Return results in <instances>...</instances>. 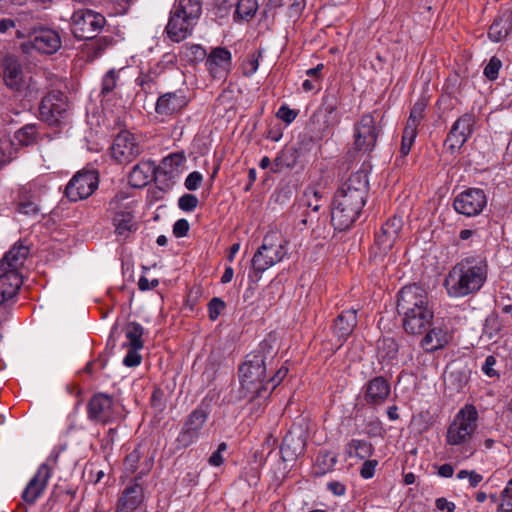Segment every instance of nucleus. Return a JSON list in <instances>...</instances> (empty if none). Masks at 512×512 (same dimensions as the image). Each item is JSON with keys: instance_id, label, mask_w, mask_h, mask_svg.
<instances>
[{"instance_id": "f257e3e1", "label": "nucleus", "mask_w": 512, "mask_h": 512, "mask_svg": "<svg viewBox=\"0 0 512 512\" xmlns=\"http://www.w3.org/2000/svg\"><path fill=\"white\" fill-rule=\"evenodd\" d=\"M396 310L404 331L410 335L423 334L434 319L428 292L415 283L402 287L398 292Z\"/></svg>"}, {"instance_id": "f03ea898", "label": "nucleus", "mask_w": 512, "mask_h": 512, "mask_svg": "<svg viewBox=\"0 0 512 512\" xmlns=\"http://www.w3.org/2000/svg\"><path fill=\"white\" fill-rule=\"evenodd\" d=\"M368 185L367 174L357 171L337 190L331 212V221L336 229L345 230L356 221L365 205Z\"/></svg>"}, {"instance_id": "7ed1b4c3", "label": "nucleus", "mask_w": 512, "mask_h": 512, "mask_svg": "<svg viewBox=\"0 0 512 512\" xmlns=\"http://www.w3.org/2000/svg\"><path fill=\"white\" fill-rule=\"evenodd\" d=\"M488 276V264L481 257L462 259L449 271L444 286L450 297L462 298L477 293Z\"/></svg>"}, {"instance_id": "20e7f679", "label": "nucleus", "mask_w": 512, "mask_h": 512, "mask_svg": "<svg viewBox=\"0 0 512 512\" xmlns=\"http://www.w3.org/2000/svg\"><path fill=\"white\" fill-rule=\"evenodd\" d=\"M270 346L264 342L260 348L246 356L245 361L239 366V379L243 390L249 394L263 397L268 390L266 386V359L270 353Z\"/></svg>"}, {"instance_id": "39448f33", "label": "nucleus", "mask_w": 512, "mask_h": 512, "mask_svg": "<svg viewBox=\"0 0 512 512\" xmlns=\"http://www.w3.org/2000/svg\"><path fill=\"white\" fill-rule=\"evenodd\" d=\"M478 427V411L472 404H466L454 416L447 428L446 444L461 447L466 453L465 458L474 455L476 449L471 445L472 438Z\"/></svg>"}, {"instance_id": "423d86ee", "label": "nucleus", "mask_w": 512, "mask_h": 512, "mask_svg": "<svg viewBox=\"0 0 512 512\" xmlns=\"http://www.w3.org/2000/svg\"><path fill=\"white\" fill-rule=\"evenodd\" d=\"M201 13V0H176L165 28L169 39L181 42L191 36Z\"/></svg>"}, {"instance_id": "0eeeda50", "label": "nucleus", "mask_w": 512, "mask_h": 512, "mask_svg": "<svg viewBox=\"0 0 512 512\" xmlns=\"http://www.w3.org/2000/svg\"><path fill=\"white\" fill-rule=\"evenodd\" d=\"M287 241L278 231L268 232L261 246L254 253L251 263L257 279L272 266L281 262L288 254Z\"/></svg>"}, {"instance_id": "6e6552de", "label": "nucleus", "mask_w": 512, "mask_h": 512, "mask_svg": "<svg viewBox=\"0 0 512 512\" xmlns=\"http://www.w3.org/2000/svg\"><path fill=\"white\" fill-rule=\"evenodd\" d=\"M383 115L378 111L363 114L354 125V147L357 151L370 153L374 150L382 133Z\"/></svg>"}, {"instance_id": "1a4fd4ad", "label": "nucleus", "mask_w": 512, "mask_h": 512, "mask_svg": "<svg viewBox=\"0 0 512 512\" xmlns=\"http://www.w3.org/2000/svg\"><path fill=\"white\" fill-rule=\"evenodd\" d=\"M105 24V17L90 9H79L71 17V31L79 40L95 38Z\"/></svg>"}, {"instance_id": "9d476101", "label": "nucleus", "mask_w": 512, "mask_h": 512, "mask_svg": "<svg viewBox=\"0 0 512 512\" xmlns=\"http://www.w3.org/2000/svg\"><path fill=\"white\" fill-rule=\"evenodd\" d=\"M68 102L60 91L45 95L39 105L40 119L48 125H59L67 116Z\"/></svg>"}, {"instance_id": "9b49d317", "label": "nucleus", "mask_w": 512, "mask_h": 512, "mask_svg": "<svg viewBox=\"0 0 512 512\" xmlns=\"http://www.w3.org/2000/svg\"><path fill=\"white\" fill-rule=\"evenodd\" d=\"M138 138L129 131H121L114 139L111 156L119 164H128L142 153Z\"/></svg>"}, {"instance_id": "f8f14e48", "label": "nucleus", "mask_w": 512, "mask_h": 512, "mask_svg": "<svg viewBox=\"0 0 512 512\" xmlns=\"http://www.w3.org/2000/svg\"><path fill=\"white\" fill-rule=\"evenodd\" d=\"M99 178L96 171L77 172L65 189V195L72 202L91 196L98 188Z\"/></svg>"}, {"instance_id": "ddd939ff", "label": "nucleus", "mask_w": 512, "mask_h": 512, "mask_svg": "<svg viewBox=\"0 0 512 512\" xmlns=\"http://www.w3.org/2000/svg\"><path fill=\"white\" fill-rule=\"evenodd\" d=\"M486 205V194L479 188H469L458 194L453 201L455 211L467 217L479 215Z\"/></svg>"}, {"instance_id": "4468645a", "label": "nucleus", "mask_w": 512, "mask_h": 512, "mask_svg": "<svg viewBox=\"0 0 512 512\" xmlns=\"http://www.w3.org/2000/svg\"><path fill=\"white\" fill-rule=\"evenodd\" d=\"M208 418V412L203 407H197L186 418L183 427L176 438L178 449L187 448L200 436V431Z\"/></svg>"}, {"instance_id": "2eb2a0df", "label": "nucleus", "mask_w": 512, "mask_h": 512, "mask_svg": "<svg viewBox=\"0 0 512 512\" xmlns=\"http://www.w3.org/2000/svg\"><path fill=\"white\" fill-rule=\"evenodd\" d=\"M474 124L475 117L471 113L463 114L453 123L445 140L448 151L454 154L462 148L471 137Z\"/></svg>"}, {"instance_id": "dca6fc26", "label": "nucleus", "mask_w": 512, "mask_h": 512, "mask_svg": "<svg viewBox=\"0 0 512 512\" xmlns=\"http://www.w3.org/2000/svg\"><path fill=\"white\" fill-rule=\"evenodd\" d=\"M152 467V463L149 461L146 463V469L140 472V475L135 480L140 479L145 475ZM145 500V494L143 487L137 482L133 481L127 485L121 492L117 504L116 512H134L136 511Z\"/></svg>"}, {"instance_id": "f3484780", "label": "nucleus", "mask_w": 512, "mask_h": 512, "mask_svg": "<svg viewBox=\"0 0 512 512\" xmlns=\"http://www.w3.org/2000/svg\"><path fill=\"white\" fill-rule=\"evenodd\" d=\"M403 228V220L401 217L393 216L389 218L376 233L375 246L378 250L375 255L385 256L394 246Z\"/></svg>"}, {"instance_id": "a211bd4d", "label": "nucleus", "mask_w": 512, "mask_h": 512, "mask_svg": "<svg viewBox=\"0 0 512 512\" xmlns=\"http://www.w3.org/2000/svg\"><path fill=\"white\" fill-rule=\"evenodd\" d=\"M87 410L89 419L95 422L106 424L117 418L113 398L104 393L95 394L89 400Z\"/></svg>"}, {"instance_id": "6ab92c4d", "label": "nucleus", "mask_w": 512, "mask_h": 512, "mask_svg": "<svg viewBox=\"0 0 512 512\" xmlns=\"http://www.w3.org/2000/svg\"><path fill=\"white\" fill-rule=\"evenodd\" d=\"M61 43V38L56 31L40 28L29 35L28 41L23 46H30L43 54H53L60 49Z\"/></svg>"}, {"instance_id": "aec40b11", "label": "nucleus", "mask_w": 512, "mask_h": 512, "mask_svg": "<svg viewBox=\"0 0 512 512\" xmlns=\"http://www.w3.org/2000/svg\"><path fill=\"white\" fill-rule=\"evenodd\" d=\"M190 99L185 89H178L159 96L155 105V111L161 116H173L181 112Z\"/></svg>"}, {"instance_id": "412c9836", "label": "nucleus", "mask_w": 512, "mask_h": 512, "mask_svg": "<svg viewBox=\"0 0 512 512\" xmlns=\"http://www.w3.org/2000/svg\"><path fill=\"white\" fill-rule=\"evenodd\" d=\"M50 477L51 468L46 463L41 464L22 492L23 501L29 505L34 504L46 489Z\"/></svg>"}, {"instance_id": "4be33fe9", "label": "nucleus", "mask_w": 512, "mask_h": 512, "mask_svg": "<svg viewBox=\"0 0 512 512\" xmlns=\"http://www.w3.org/2000/svg\"><path fill=\"white\" fill-rule=\"evenodd\" d=\"M231 53L223 47L214 48L206 57L205 65L215 79H223L227 76L231 67Z\"/></svg>"}, {"instance_id": "5701e85b", "label": "nucleus", "mask_w": 512, "mask_h": 512, "mask_svg": "<svg viewBox=\"0 0 512 512\" xmlns=\"http://www.w3.org/2000/svg\"><path fill=\"white\" fill-rule=\"evenodd\" d=\"M2 67L6 86L17 92L22 91L25 86V77L18 60L12 56H7L3 59Z\"/></svg>"}, {"instance_id": "b1692460", "label": "nucleus", "mask_w": 512, "mask_h": 512, "mask_svg": "<svg viewBox=\"0 0 512 512\" xmlns=\"http://www.w3.org/2000/svg\"><path fill=\"white\" fill-rule=\"evenodd\" d=\"M452 336L443 326L432 325L425 331V335L420 341V346L425 352L433 353L443 349L451 340Z\"/></svg>"}, {"instance_id": "393cba45", "label": "nucleus", "mask_w": 512, "mask_h": 512, "mask_svg": "<svg viewBox=\"0 0 512 512\" xmlns=\"http://www.w3.org/2000/svg\"><path fill=\"white\" fill-rule=\"evenodd\" d=\"M389 395L390 384L382 376L371 379L365 386L364 399L369 405H382Z\"/></svg>"}, {"instance_id": "a878e982", "label": "nucleus", "mask_w": 512, "mask_h": 512, "mask_svg": "<svg viewBox=\"0 0 512 512\" xmlns=\"http://www.w3.org/2000/svg\"><path fill=\"white\" fill-rule=\"evenodd\" d=\"M306 446V438L302 430H290L283 438L280 452L284 460H292L302 454Z\"/></svg>"}, {"instance_id": "bb28decb", "label": "nucleus", "mask_w": 512, "mask_h": 512, "mask_svg": "<svg viewBox=\"0 0 512 512\" xmlns=\"http://www.w3.org/2000/svg\"><path fill=\"white\" fill-rule=\"evenodd\" d=\"M21 285V273L11 272L0 263V305L14 297Z\"/></svg>"}, {"instance_id": "cd10ccee", "label": "nucleus", "mask_w": 512, "mask_h": 512, "mask_svg": "<svg viewBox=\"0 0 512 512\" xmlns=\"http://www.w3.org/2000/svg\"><path fill=\"white\" fill-rule=\"evenodd\" d=\"M347 460H353L352 464L359 463L370 458L374 453L371 442L363 439H351L344 449Z\"/></svg>"}, {"instance_id": "c85d7f7f", "label": "nucleus", "mask_w": 512, "mask_h": 512, "mask_svg": "<svg viewBox=\"0 0 512 512\" xmlns=\"http://www.w3.org/2000/svg\"><path fill=\"white\" fill-rule=\"evenodd\" d=\"M357 325V312L354 309L343 311L337 316L333 325V333L339 340H346Z\"/></svg>"}, {"instance_id": "c756f323", "label": "nucleus", "mask_w": 512, "mask_h": 512, "mask_svg": "<svg viewBox=\"0 0 512 512\" xmlns=\"http://www.w3.org/2000/svg\"><path fill=\"white\" fill-rule=\"evenodd\" d=\"M28 254V247L15 244L0 260V263H4L5 269L11 272L20 273V269Z\"/></svg>"}, {"instance_id": "7c9ffc66", "label": "nucleus", "mask_w": 512, "mask_h": 512, "mask_svg": "<svg viewBox=\"0 0 512 512\" xmlns=\"http://www.w3.org/2000/svg\"><path fill=\"white\" fill-rule=\"evenodd\" d=\"M512 32V13L496 19L489 28L488 37L493 42L504 40Z\"/></svg>"}, {"instance_id": "2f4dec72", "label": "nucleus", "mask_w": 512, "mask_h": 512, "mask_svg": "<svg viewBox=\"0 0 512 512\" xmlns=\"http://www.w3.org/2000/svg\"><path fill=\"white\" fill-rule=\"evenodd\" d=\"M153 167L149 162H140L136 164L130 174L129 182L133 187H143L151 180Z\"/></svg>"}, {"instance_id": "473e14b6", "label": "nucleus", "mask_w": 512, "mask_h": 512, "mask_svg": "<svg viewBox=\"0 0 512 512\" xmlns=\"http://www.w3.org/2000/svg\"><path fill=\"white\" fill-rule=\"evenodd\" d=\"M113 223L116 234L120 236H125L127 233L137 229L130 211L117 212L113 218Z\"/></svg>"}, {"instance_id": "72a5a7b5", "label": "nucleus", "mask_w": 512, "mask_h": 512, "mask_svg": "<svg viewBox=\"0 0 512 512\" xmlns=\"http://www.w3.org/2000/svg\"><path fill=\"white\" fill-rule=\"evenodd\" d=\"M297 162V152L293 148L283 149L273 161L271 171L278 173L284 168L294 167Z\"/></svg>"}, {"instance_id": "f704fd0d", "label": "nucleus", "mask_w": 512, "mask_h": 512, "mask_svg": "<svg viewBox=\"0 0 512 512\" xmlns=\"http://www.w3.org/2000/svg\"><path fill=\"white\" fill-rule=\"evenodd\" d=\"M378 357L384 361H391L397 358L398 344L392 337H383L377 341Z\"/></svg>"}, {"instance_id": "c9c22d12", "label": "nucleus", "mask_w": 512, "mask_h": 512, "mask_svg": "<svg viewBox=\"0 0 512 512\" xmlns=\"http://www.w3.org/2000/svg\"><path fill=\"white\" fill-rule=\"evenodd\" d=\"M184 161L185 156L182 153H171L163 158L159 168L165 175L172 177L178 172V169L183 165Z\"/></svg>"}, {"instance_id": "e433bc0d", "label": "nucleus", "mask_w": 512, "mask_h": 512, "mask_svg": "<svg viewBox=\"0 0 512 512\" xmlns=\"http://www.w3.org/2000/svg\"><path fill=\"white\" fill-rule=\"evenodd\" d=\"M144 334V328L138 322H130L125 327V336L128 339L129 347L142 349L143 341L142 336Z\"/></svg>"}, {"instance_id": "4c0bfd02", "label": "nucleus", "mask_w": 512, "mask_h": 512, "mask_svg": "<svg viewBox=\"0 0 512 512\" xmlns=\"http://www.w3.org/2000/svg\"><path fill=\"white\" fill-rule=\"evenodd\" d=\"M337 463V456L330 451H320L316 457V474L324 475L333 470Z\"/></svg>"}, {"instance_id": "58836bf2", "label": "nucleus", "mask_w": 512, "mask_h": 512, "mask_svg": "<svg viewBox=\"0 0 512 512\" xmlns=\"http://www.w3.org/2000/svg\"><path fill=\"white\" fill-rule=\"evenodd\" d=\"M258 9L256 0H238L236 2L235 19L250 20Z\"/></svg>"}, {"instance_id": "ea45409f", "label": "nucleus", "mask_w": 512, "mask_h": 512, "mask_svg": "<svg viewBox=\"0 0 512 512\" xmlns=\"http://www.w3.org/2000/svg\"><path fill=\"white\" fill-rule=\"evenodd\" d=\"M426 106L427 103L425 99H420L415 102L411 109L410 116L405 127L406 129H412L417 132V128L424 117Z\"/></svg>"}, {"instance_id": "a19ab883", "label": "nucleus", "mask_w": 512, "mask_h": 512, "mask_svg": "<svg viewBox=\"0 0 512 512\" xmlns=\"http://www.w3.org/2000/svg\"><path fill=\"white\" fill-rule=\"evenodd\" d=\"M119 70L112 68L108 70L102 78L100 94L106 96L110 94L117 85L119 79Z\"/></svg>"}, {"instance_id": "79ce46f5", "label": "nucleus", "mask_w": 512, "mask_h": 512, "mask_svg": "<svg viewBox=\"0 0 512 512\" xmlns=\"http://www.w3.org/2000/svg\"><path fill=\"white\" fill-rule=\"evenodd\" d=\"M305 205L312 209V212L316 213L321 207L322 195L314 188H307L304 192Z\"/></svg>"}, {"instance_id": "37998d69", "label": "nucleus", "mask_w": 512, "mask_h": 512, "mask_svg": "<svg viewBox=\"0 0 512 512\" xmlns=\"http://www.w3.org/2000/svg\"><path fill=\"white\" fill-rule=\"evenodd\" d=\"M25 98L29 101L35 100L41 92V86L35 77H29L25 79L24 89L21 91Z\"/></svg>"}, {"instance_id": "c03bdc74", "label": "nucleus", "mask_w": 512, "mask_h": 512, "mask_svg": "<svg viewBox=\"0 0 512 512\" xmlns=\"http://www.w3.org/2000/svg\"><path fill=\"white\" fill-rule=\"evenodd\" d=\"M497 510L499 512H512V478L501 493V503Z\"/></svg>"}, {"instance_id": "a18cd8bd", "label": "nucleus", "mask_w": 512, "mask_h": 512, "mask_svg": "<svg viewBox=\"0 0 512 512\" xmlns=\"http://www.w3.org/2000/svg\"><path fill=\"white\" fill-rule=\"evenodd\" d=\"M15 138L23 146L30 145L35 138V127L33 125H26L15 133Z\"/></svg>"}, {"instance_id": "49530a36", "label": "nucleus", "mask_w": 512, "mask_h": 512, "mask_svg": "<svg viewBox=\"0 0 512 512\" xmlns=\"http://www.w3.org/2000/svg\"><path fill=\"white\" fill-rule=\"evenodd\" d=\"M260 57L261 52H254L243 62L242 69L245 76H252L258 70Z\"/></svg>"}, {"instance_id": "de8ad7c7", "label": "nucleus", "mask_w": 512, "mask_h": 512, "mask_svg": "<svg viewBox=\"0 0 512 512\" xmlns=\"http://www.w3.org/2000/svg\"><path fill=\"white\" fill-rule=\"evenodd\" d=\"M288 368L285 366L280 367L273 376L266 378V386L268 390L266 391L268 395L272 393V391L282 382V380L287 376Z\"/></svg>"}, {"instance_id": "09e8293b", "label": "nucleus", "mask_w": 512, "mask_h": 512, "mask_svg": "<svg viewBox=\"0 0 512 512\" xmlns=\"http://www.w3.org/2000/svg\"><path fill=\"white\" fill-rule=\"evenodd\" d=\"M416 135V131L404 128L400 146V153L402 154V156H406L409 154L411 147L414 143V140L416 138Z\"/></svg>"}, {"instance_id": "8fccbe9b", "label": "nucleus", "mask_w": 512, "mask_h": 512, "mask_svg": "<svg viewBox=\"0 0 512 512\" xmlns=\"http://www.w3.org/2000/svg\"><path fill=\"white\" fill-rule=\"evenodd\" d=\"M141 458V453L138 449H134L129 453L124 460V468L126 473L133 474L138 468V464Z\"/></svg>"}, {"instance_id": "3c124183", "label": "nucleus", "mask_w": 512, "mask_h": 512, "mask_svg": "<svg viewBox=\"0 0 512 512\" xmlns=\"http://www.w3.org/2000/svg\"><path fill=\"white\" fill-rule=\"evenodd\" d=\"M251 395V399L248 403V409L251 414L259 416L264 410V401H262L261 399L266 400L270 395H268L267 392H264L263 397H257L256 394Z\"/></svg>"}, {"instance_id": "603ef678", "label": "nucleus", "mask_w": 512, "mask_h": 512, "mask_svg": "<svg viewBox=\"0 0 512 512\" xmlns=\"http://www.w3.org/2000/svg\"><path fill=\"white\" fill-rule=\"evenodd\" d=\"M225 307L226 305L223 300L217 297L212 298L208 303V312L210 320L215 321L222 313V311L225 309Z\"/></svg>"}, {"instance_id": "864d4df0", "label": "nucleus", "mask_w": 512, "mask_h": 512, "mask_svg": "<svg viewBox=\"0 0 512 512\" xmlns=\"http://www.w3.org/2000/svg\"><path fill=\"white\" fill-rule=\"evenodd\" d=\"M199 200L193 194H184L178 200V206L185 212H191L198 206Z\"/></svg>"}, {"instance_id": "5fc2aeb1", "label": "nucleus", "mask_w": 512, "mask_h": 512, "mask_svg": "<svg viewBox=\"0 0 512 512\" xmlns=\"http://www.w3.org/2000/svg\"><path fill=\"white\" fill-rule=\"evenodd\" d=\"M379 462L376 459H366L360 469V476L363 479H371L375 475L376 468Z\"/></svg>"}, {"instance_id": "6e6d98bb", "label": "nucleus", "mask_w": 512, "mask_h": 512, "mask_svg": "<svg viewBox=\"0 0 512 512\" xmlns=\"http://www.w3.org/2000/svg\"><path fill=\"white\" fill-rule=\"evenodd\" d=\"M500 68H501V61L496 57H492L490 59L489 63L484 68V75L489 80H495L498 77Z\"/></svg>"}, {"instance_id": "4d7b16f0", "label": "nucleus", "mask_w": 512, "mask_h": 512, "mask_svg": "<svg viewBox=\"0 0 512 512\" xmlns=\"http://www.w3.org/2000/svg\"><path fill=\"white\" fill-rule=\"evenodd\" d=\"M202 180V174L198 171H193L186 177L184 185L189 191H194L200 187Z\"/></svg>"}, {"instance_id": "13d9d810", "label": "nucleus", "mask_w": 512, "mask_h": 512, "mask_svg": "<svg viewBox=\"0 0 512 512\" xmlns=\"http://www.w3.org/2000/svg\"><path fill=\"white\" fill-rule=\"evenodd\" d=\"M140 349L131 348L127 351L123 359V364L127 367H136L141 363V355L138 353Z\"/></svg>"}, {"instance_id": "bf43d9fd", "label": "nucleus", "mask_w": 512, "mask_h": 512, "mask_svg": "<svg viewBox=\"0 0 512 512\" xmlns=\"http://www.w3.org/2000/svg\"><path fill=\"white\" fill-rule=\"evenodd\" d=\"M186 55L192 61H202L207 57L206 50L200 45L189 46Z\"/></svg>"}, {"instance_id": "052dcab7", "label": "nucleus", "mask_w": 512, "mask_h": 512, "mask_svg": "<svg viewBox=\"0 0 512 512\" xmlns=\"http://www.w3.org/2000/svg\"><path fill=\"white\" fill-rule=\"evenodd\" d=\"M298 113L287 106H281L277 112V117L287 124L292 123L297 117Z\"/></svg>"}, {"instance_id": "680f3d73", "label": "nucleus", "mask_w": 512, "mask_h": 512, "mask_svg": "<svg viewBox=\"0 0 512 512\" xmlns=\"http://www.w3.org/2000/svg\"><path fill=\"white\" fill-rule=\"evenodd\" d=\"M189 231V222L186 219H179L173 225V234L176 237H184Z\"/></svg>"}, {"instance_id": "e2e57ef3", "label": "nucleus", "mask_w": 512, "mask_h": 512, "mask_svg": "<svg viewBox=\"0 0 512 512\" xmlns=\"http://www.w3.org/2000/svg\"><path fill=\"white\" fill-rule=\"evenodd\" d=\"M20 212L27 215H34L39 212L38 205L33 201H20L19 202Z\"/></svg>"}, {"instance_id": "0e129e2a", "label": "nucleus", "mask_w": 512, "mask_h": 512, "mask_svg": "<svg viewBox=\"0 0 512 512\" xmlns=\"http://www.w3.org/2000/svg\"><path fill=\"white\" fill-rule=\"evenodd\" d=\"M496 364V359L494 356H488L486 359H485V362L482 366V371L484 372L485 375L489 376V377H493L495 375H497L496 371L494 370V365Z\"/></svg>"}, {"instance_id": "69168bd1", "label": "nucleus", "mask_w": 512, "mask_h": 512, "mask_svg": "<svg viewBox=\"0 0 512 512\" xmlns=\"http://www.w3.org/2000/svg\"><path fill=\"white\" fill-rule=\"evenodd\" d=\"M327 488L336 496H342L346 492V487L343 483L338 481H332L327 484Z\"/></svg>"}, {"instance_id": "338daca9", "label": "nucleus", "mask_w": 512, "mask_h": 512, "mask_svg": "<svg viewBox=\"0 0 512 512\" xmlns=\"http://www.w3.org/2000/svg\"><path fill=\"white\" fill-rule=\"evenodd\" d=\"M158 284H159V280L158 279H153L152 281H149L144 276L140 277V279L138 281V287L142 291L153 289V288L157 287Z\"/></svg>"}, {"instance_id": "774afa93", "label": "nucleus", "mask_w": 512, "mask_h": 512, "mask_svg": "<svg viewBox=\"0 0 512 512\" xmlns=\"http://www.w3.org/2000/svg\"><path fill=\"white\" fill-rule=\"evenodd\" d=\"M436 507L441 511L447 510L448 512H453L456 506L453 502H450L445 498H438L436 500Z\"/></svg>"}]
</instances>
